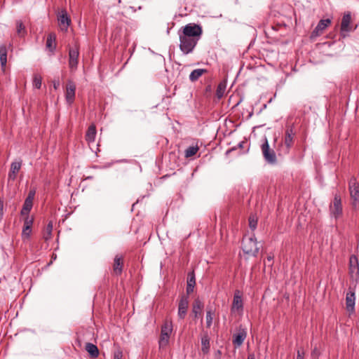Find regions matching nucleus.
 Wrapping results in <instances>:
<instances>
[{
	"instance_id": "1",
	"label": "nucleus",
	"mask_w": 359,
	"mask_h": 359,
	"mask_svg": "<svg viewBox=\"0 0 359 359\" xmlns=\"http://www.w3.org/2000/svg\"><path fill=\"white\" fill-rule=\"evenodd\" d=\"M260 247L255 238V235L251 236H244L242 241V250L245 255L249 257H257Z\"/></svg>"
},
{
	"instance_id": "2",
	"label": "nucleus",
	"mask_w": 359,
	"mask_h": 359,
	"mask_svg": "<svg viewBox=\"0 0 359 359\" xmlns=\"http://www.w3.org/2000/svg\"><path fill=\"white\" fill-rule=\"evenodd\" d=\"M294 136L295 132L293 130V127H287L285 132L283 141L280 144L278 149L279 155H287L290 153V149L294 144Z\"/></svg>"
},
{
	"instance_id": "3",
	"label": "nucleus",
	"mask_w": 359,
	"mask_h": 359,
	"mask_svg": "<svg viewBox=\"0 0 359 359\" xmlns=\"http://www.w3.org/2000/svg\"><path fill=\"white\" fill-rule=\"evenodd\" d=\"M180 49L185 55L193 52L199 40L195 38L186 36L179 31Z\"/></svg>"
},
{
	"instance_id": "4",
	"label": "nucleus",
	"mask_w": 359,
	"mask_h": 359,
	"mask_svg": "<svg viewBox=\"0 0 359 359\" xmlns=\"http://www.w3.org/2000/svg\"><path fill=\"white\" fill-rule=\"evenodd\" d=\"M173 326L171 320L166 319L161 326V335L158 340L160 348H163L168 346L170 340V335L172 332Z\"/></svg>"
},
{
	"instance_id": "5",
	"label": "nucleus",
	"mask_w": 359,
	"mask_h": 359,
	"mask_svg": "<svg viewBox=\"0 0 359 359\" xmlns=\"http://www.w3.org/2000/svg\"><path fill=\"white\" fill-rule=\"evenodd\" d=\"M260 147L265 161L270 165H276L277 163L276 154L274 150L270 148L266 137H264Z\"/></svg>"
},
{
	"instance_id": "6",
	"label": "nucleus",
	"mask_w": 359,
	"mask_h": 359,
	"mask_svg": "<svg viewBox=\"0 0 359 359\" xmlns=\"http://www.w3.org/2000/svg\"><path fill=\"white\" fill-rule=\"evenodd\" d=\"M180 32L184 33L187 36L199 40L202 35L203 30L201 25L195 23H189L183 27Z\"/></svg>"
},
{
	"instance_id": "7",
	"label": "nucleus",
	"mask_w": 359,
	"mask_h": 359,
	"mask_svg": "<svg viewBox=\"0 0 359 359\" xmlns=\"http://www.w3.org/2000/svg\"><path fill=\"white\" fill-rule=\"evenodd\" d=\"M349 192L351 198V205L356 208L359 199V184L355 177H352L349 180Z\"/></svg>"
},
{
	"instance_id": "8",
	"label": "nucleus",
	"mask_w": 359,
	"mask_h": 359,
	"mask_svg": "<svg viewBox=\"0 0 359 359\" xmlns=\"http://www.w3.org/2000/svg\"><path fill=\"white\" fill-rule=\"evenodd\" d=\"M349 275L351 280L357 284L359 280V263L355 255H351L349 258Z\"/></svg>"
},
{
	"instance_id": "9",
	"label": "nucleus",
	"mask_w": 359,
	"mask_h": 359,
	"mask_svg": "<svg viewBox=\"0 0 359 359\" xmlns=\"http://www.w3.org/2000/svg\"><path fill=\"white\" fill-rule=\"evenodd\" d=\"M79 48L77 44L69 49V66L71 71H75L77 69L79 63Z\"/></svg>"
},
{
	"instance_id": "10",
	"label": "nucleus",
	"mask_w": 359,
	"mask_h": 359,
	"mask_svg": "<svg viewBox=\"0 0 359 359\" xmlns=\"http://www.w3.org/2000/svg\"><path fill=\"white\" fill-rule=\"evenodd\" d=\"M330 212L335 218L342 215L341 196L337 194L334 195L333 203L330 205Z\"/></svg>"
},
{
	"instance_id": "11",
	"label": "nucleus",
	"mask_w": 359,
	"mask_h": 359,
	"mask_svg": "<svg viewBox=\"0 0 359 359\" xmlns=\"http://www.w3.org/2000/svg\"><path fill=\"white\" fill-rule=\"evenodd\" d=\"M247 337V331L246 329L242 327V326L239 327L238 332L233 334V344L235 348L240 347L244 342L245 338Z\"/></svg>"
},
{
	"instance_id": "12",
	"label": "nucleus",
	"mask_w": 359,
	"mask_h": 359,
	"mask_svg": "<svg viewBox=\"0 0 359 359\" xmlns=\"http://www.w3.org/2000/svg\"><path fill=\"white\" fill-rule=\"evenodd\" d=\"M123 269V257L116 255L114 259L112 265V273L114 276H121Z\"/></svg>"
},
{
	"instance_id": "13",
	"label": "nucleus",
	"mask_w": 359,
	"mask_h": 359,
	"mask_svg": "<svg viewBox=\"0 0 359 359\" xmlns=\"http://www.w3.org/2000/svg\"><path fill=\"white\" fill-rule=\"evenodd\" d=\"M331 20L330 19L320 20L316 28L311 32V38L314 39L322 34L323 32L330 25Z\"/></svg>"
},
{
	"instance_id": "14",
	"label": "nucleus",
	"mask_w": 359,
	"mask_h": 359,
	"mask_svg": "<svg viewBox=\"0 0 359 359\" xmlns=\"http://www.w3.org/2000/svg\"><path fill=\"white\" fill-rule=\"evenodd\" d=\"M76 85L72 81H68L66 86L65 97L68 104L73 103L75 98Z\"/></svg>"
},
{
	"instance_id": "15",
	"label": "nucleus",
	"mask_w": 359,
	"mask_h": 359,
	"mask_svg": "<svg viewBox=\"0 0 359 359\" xmlns=\"http://www.w3.org/2000/svg\"><path fill=\"white\" fill-rule=\"evenodd\" d=\"M189 306V297L183 295L179 302L178 305V316L181 319H184L187 315V309Z\"/></svg>"
},
{
	"instance_id": "16",
	"label": "nucleus",
	"mask_w": 359,
	"mask_h": 359,
	"mask_svg": "<svg viewBox=\"0 0 359 359\" xmlns=\"http://www.w3.org/2000/svg\"><path fill=\"white\" fill-rule=\"evenodd\" d=\"M355 301V292L349 288V291L346 295V306L348 311L353 312L354 311Z\"/></svg>"
},
{
	"instance_id": "17",
	"label": "nucleus",
	"mask_w": 359,
	"mask_h": 359,
	"mask_svg": "<svg viewBox=\"0 0 359 359\" xmlns=\"http://www.w3.org/2000/svg\"><path fill=\"white\" fill-rule=\"evenodd\" d=\"M58 21L60 23V25L62 27V29L67 30V27H69L71 20L68 17L67 13L65 10H62L58 16Z\"/></svg>"
},
{
	"instance_id": "18",
	"label": "nucleus",
	"mask_w": 359,
	"mask_h": 359,
	"mask_svg": "<svg viewBox=\"0 0 359 359\" xmlns=\"http://www.w3.org/2000/svg\"><path fill=\"white\" fill-rule=\"evenodd\" d=\"M351 20V17L350 13L345 14L343 16L342 20H341V33L348 32L351 31V27H350Z\"/></svg>"
},
{
	"instance_id": "19",
	"label": "nucleus",
	"mask_w": 359,
	"mask_h": 359,
	"mask_svg": "<svg viewBox=\"0 0 359 359\" xmlns=\"http://www.w3.org/2000/svg\"><path fill=\"white\" fill-rule=\"evenodd\" d=\"M46 48L53 53L56 48V35L55 33H50L46 39Z\"/></svg>"
},
{
	"instance_id": "20",
	"label": "nucleus",
	"mask_w": 359,
	"mask_h": 359,
	"mask_svg": "<svg viewBox=\"0 0 359 359\" xmlns=\"http://www.w3.org/2000/svg\"><path fill=\"white\" fill-rule=\"evenodd\" d=\"M97 134L96 127L94 124L90 125L86 133V140L90 144L95 142Z\"/></svg>"
},
{
	"instance_id": "21",
	"label": "nucleus",
	"mask_w": 359,
	"mask_h": 359,
	"mask_svg": "<svg viewBox=\"0 0 359 359\" xmlns=\"http://www.w3.org/2000/svg\"><path fill=\"white\" fill-rule=\"evenodd\" d=\"M8 47L6 44L0 45V63L2 69H4L7 63Z\"/></svg>"
},
{
	"instance_id": "22",
	"label": "nucleus",
	"mask_w": 359,
	"mask_h": 359,
	"mask_svg": "<svg viewBox=\"0 0 359 359\" xmlns=\"http://www.w3.org/2000/svg\"><path fill=\"white\" fill-rule=\"evenodd\" d=\"M201 351L204 354L210 351V337L207 333L203 334L201 337Z\"/></svg>"
},
{
	"instance_id": "23",
	"label": "nucleus",
	"mask_w": 359,
	"mask_h": 359,
	"mask_svg": "<svg viewBox=\"0 0 359 359\" xmlns=\"http://www.w3.org/2000/svg\"><path fill=\"white\" fill-rule=\"evenodd\" d=\"M85 349L92 358H96L98 357L99 350L96 345L92 343H86Z\"/></svg>"
},
{
	"instance_id": "24",
	"label": "nucleus",
	"mask_w": 359,
	"mask_h": 359,
	"mask_svg": "<svg viewBox=\"0 0 359 359\" xmlns=\"http://www.w3.org/2000/svg\"><path fill=\"white\" fill-rule=\"evenodd\" d=\"M196 285V278L194 271L189 273L187 285V293L189 294L194 291Z\"/></svg>"
},
{
	"instance_id": "25",
	"label": "nucleus",
	"mask_w": 359,
	"mask_h": 359,
	"mask_svg": "<svg viewBox=\"0 0 359 359\" xmlns=\"http://www.w3.org/2000/svg\"><path fill=\"white\" fill-rule=\"evenodd\" d=\"M21 168L20 162H13L11 165V170L8 173L9 179L14 180L16 177L17 173L19 172Z\"/></svg>"
},
{
	"instance_id": "26",
	"label": "nucleus",
	"mask_w": 359,
	"mask_h": 359,
	"mask_svg": "<svg viewBox=\"0 0 359 359\" xmlns=\"http://www.w3.org/2000/svg\"><path fill=\"white\" fill-rule=\"evenodd\" d=\"M205 72H207L205 69H194L189 74V80L192 82H195Z\"/></svg>"
},
{
	"instance_id": "27",
	"label": "nucleus",
	"mask_w": 359,
	"mask_h": 359,
	"mask_svg": "<svg viewBox=\"0 0 359 359\" xmlns=\"http://www.w3.org/2000/svg\"><path fill=\"white\" fill-rule=\"evenodd\" d=\"M203 307V304L199 300L196 299L193 304L192 313L194 314V317L197 318L201 314V310Z\"/></svg>"
},
{
	"instance_id": "28",
	"label": "nucleus",
	"mask_w": 359,
	"mask_h": 359,
	"mask_svg": "<svg viewBox=\"0 0 359 359\" xmlns=\"http://www.w3.org/2000/svg\"><path fill=\"white\" fill-rule=\"evenodd\" d=\"M243 301L241 296L236 293L233 296L232 309L242 310L243 309Z\"/></svg>"
},
{
	"instance_id": "29",
	"label": "nucleus",
	"mask_w": 359,
	"mask_h": 359,
	"mask_svg": "<svg viewBox=\"0 0 359 359\" xmlns=\"http://www.w3.org/2000/svg\"><path fill=\"white\" fill-rule=\"evenodd\" d=\"M33 206V202L25 200L20 211L22 215H28Z\"/></svg>"
},
{
	"instance_id": "30",
	"label": "nucleus",
	"mask_w": 359,
	"mask_h": 359,
	"mask_svg": "<svg viewBox=\"0 0 359 359\" xmlns=\"http://www.w3.org/2000/svg\"><path fill=\"white\" fill-rule=\"evenodd\" d=\"M226 86L224 82H221L218 84L216 90V95L218 99H221L224 96L226 90Z\"/></svg>"
},
{
	"instance_id": "31",
	"label": "nucleus",
	"mask_w": 359,
	"mask_h": 359,
	"mask_svg": "<svg viewBox=\"0 0 359 359\" xmlns=\"http://www.w3.org/2000/svg\"><path fill=\"white\" fill-rule=\"evenodd\" d=\"M52 231H53V222L51 221H50L48 223V224L45 229L44 233H43V238L46 241H48L49 239L51 238Z\"/></svg>"
},
{
	"instance_id": "32",
	"label": "nucleus",
	"mask_w": 359,
	"mask_h": 359,
	"mask_svg": "<svg viewBox=\"0 0 359 359\" xmlns=\"http://www.w3.org/2000/svg\"><path fill=\"white\" fill-rule=\"evenodd\" d=\"M16 29H17V34L20 36H24L27 33L25 27L21 20L16 21Z\"/></svg>"
},
{
	"instance_id": "33",
	"label": "nucleus",
	"mask_w": 359,
	"mask_h": 359,
	"mask_svg": "<svg viewBox=\"0 0 359 359\" xmlns=\"http://www.w3.org/2000/svg\"><path fill=\"white\" fill-rule=\"evenodd\" d=\"M198 146H191L189 147L186 150L184 151V156L186 158H189L193 156H194L197 151H198Z\"/></svg>"
},
{
	"instance_id": "34",
	"label": "nucleus",
	"mask_w": 359,
	"mask_h": 359,
	"mask_svg": "<svg viewBox=\"0 0 359 359\" xmlns=\"http://www.w3.org/2000/svg\"><path fill=\"white\" fill-rule=\"evenodd\" d=\"M212 315L213 312L212 309H208L206 312V326L207 327H210L212 323Z\"/></svg>"
},
{
	"instance_id": "35",
	"label": "nucleus",
	"mask_w": 359,
	"mask_h": 359,
	"mask_svg": "<svg viewBox=\"0 0 359 359\" xmlns=\"http://www.w3.org/2000/svg\"><path fill=\"white\" fill-rule=\"evenodd\" d=\"M41 76L39 74H35L33 79V86L39 89L41 86Z\"/></svg>"
},
{
	"instance_id": "36",
	"label": "nucleus",
	"mask_w": 359,
	"mask_h": 359,
	"mask_svg": "<svg viewBox=\"0 0 359 359\" xmlns=\"http://www.w3.org/2000/svg\"><path fill=\"white\" fill-rule=\"evenodd\" d=\"M257 219L254 215H250L249 217V226L254 231L257 228Z\"/></svg>"
},
{
	"instance_id": "37",
	"label": "nucleus",
	"mask_w": 359,
	"mask_h": 359,
	"mask_svg": "<svg viewBox=\"0 0 359 359\" xmlns=\"http://www.w3.org/2000/svg\"><path fill=\"white\" fill-rule=\"evenodd\" d=\"M32 233V228L31 227H26L23 226L22 231V237L25 239H28L30 236V234Z\"/></svg>"
},
{
	"instance_id": "38",
	"label": "nucleus",
	"mask_w": 359,
	"mask_h": 359,
	"mask_svg": "<svg viewBox=\"0 0 359 359\" xmlns=\"http://www.w3.org/2000/svg\"><path fill=\"white\" fill-rule=\"evenodd\" d=\"M32 224H33V218H31L28 215H27V217L25 218V220H24V226H23L32 228Z\"/></svg>"
},
{
	"instance_id": "39",
	"label": "nucleus",
	"mask_w": 359,
	"mask_h": 359,
	"mask_svg": "<svg viewBox=\"0 0 359 359\" xmlns=\"http://www.w3.org/2000/svg\"><path fill=\"white\" fill-rule=\"evenodd\" d=\"M35 194H36L35 190H34V189L33 190H30L29 191V194H28L27 198H25V200H27V201L33 202V200H34V196H35Z\"/></svg>"
},
{
	"instance_id": "40",
	"label": "nucleus",
	"mask_w": 359,
	"mask_h": 359,
	"mask_svg": "<svg viewBox=\"0 0 359 359\" xmlns=\"http://www.w3.org/2000/svg\"><path fill=\"white\" fill-rule=\"evenodd\" d=\"M274 256L273 254H270L267 256L266 260L269 262V266L273 265V260Z\"/></svg>"
},
{
	"instance_id": "41",
	"label": "nucleus",
	"mask_w": 359,
	"mask_h": 359,
	"mask_svg": "<svg viewBox=\"0 0 359 359\" xmlns=\"http://www.w3.org/2000/svg\"><path fill=\"white\" fill-rule=\"evenodd\" d=\"M304 351L302 350H298L297 353V359H304Z\"/></svg>"
},
{
	"instance_id": "42",
	"label": "nucleus",
	"mask_w": 359,
	"mask_h": 359,
	"mask_svg": "<svg viewBox=\"0 0 359 359\" xmlns=\"http://www.w3.org/2000/svg\"><path fill=\"white\" fill-rule=\"evenodd\" d=\"M123 353L121 351H118L114 353V359H122Z\"/></svg>"
},
{
	"instance_id": "43",
	"label": "nucleus",
	"mask_w": 359,
	"mask_h": 359,
	"mask_svg": "<svg viewBox=\"0 0 359 359\" xmlns=\"http://www.w3.org/2000/svg\"><path fill=\"white\" fill-rule=\"evenodd\" d=\"M3 210H4V201L2 199L0 198V217H1L3 216Z\"/></svg>"
},
{
	"instance_id": "44",
	"label": "nucleus",
	"mask_w": 359,
	"mask_h": 359,
	"mask_svg": "<svg viewBox=\"0 0 359 359\" xmlns=\"http://www.w3.org/2000/svg\"><path fill=\"white\" fill-rule=\"evenodd\" d=\"M59 86H60V82H59V81H53V87H54V88H55V90H57V89L58 88Z\"/></svg>"
},
{
	"instance_id": "45",
	"label": "nucleus",
	"mask_w": 359,
	"mask_h": 359,
	"mask_svg": "<svg viewBox=\"0 0 359 359\" xmlns=\"http://www.w3.org/2000/svg\"><path fill=\"white\" fill-rule=\"evenodd\" d=\"M248 359H255V355L253 353L249 354Z\"/></svg>"
},
{
	"instance_id": "46",
	"label": "nucleus",
	"mask_w": 359,
	"mask_h": 359,
	"mask_svg": "<svg viewBox=\"0 0 359 359\" xmlns=\"http://www.w3.org/2000/svg\"><path fill=\"white\" fill-rule=\"evenodd\" d=\"M313 353H316V348H315V349H313Z\"/></svg>"
},
{
	"instance_id": "47",
	"label": "nucleus",
	"mask_w": 359,
	"mask_h": 359,
	"mask_svg": "<svg viewBox=\"0 0 359 359\" xmlns=\"http://www.w3.org/2000/svg\"><path fill=\"white\" fill-rule=\"evenodd\" d=\"M313 353H316V348H315V349H313Z\"/></svg>"
}]
</instances>
